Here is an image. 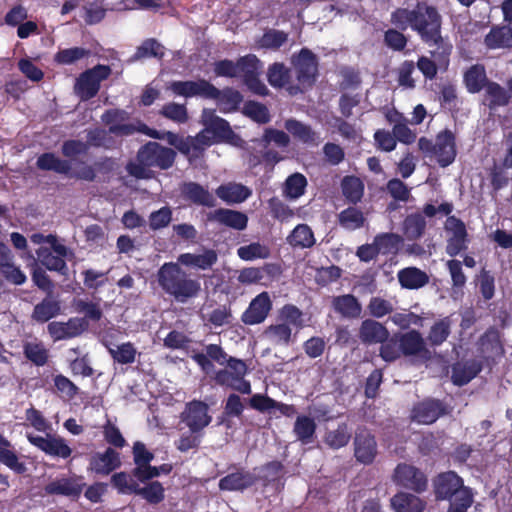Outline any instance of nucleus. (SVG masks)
Segmentation results:
<instances>
[{
    "label": "nucleus",
    "mask_w": 512,
    "mask_h": 512,
    "mask_svg": "<svg viewBox=\"0 0 512 512\" xmlns=\"http://www.w3.org/2000/svg\"><path fill=\"white\" fill-rule=\"evenodd\" d=\"M157 282L163 292L178 303H186L196 298L201 291L200 282L191 278L174 262H166L159 268Z\"/></svg>",
    "instance_id": "20e7f679"
},
{
    "label": "nucleus",
    "mask_w": 512,
    "mask_h": 512,
    "mask_svg": "<svg viewBox=\"0 0 512 512\" xmlns=\"http://www.w3.org/2000/svg\"><path fill=\"white\" fill-rule=\"evenodd\" d=\"M342 194L352 204H357L363 197L364 184L356 176H345L341 182Z\"/></svg>",
    "instance_id": "3c124183"
},
{
    "label": "nucleus",
    "mask_w": 512,
    "mask_h": 512,
    "mask_svg": "<svg viewBox=\"0 0 512 512\" xmlns=\"http://www.w3.org/2000/svg\"><path fill=\"white\" fill-rule=\"evenodd\" d=\"M484 90L482 103L490 112H494L500 107L508 106L511 102L509 88L506 89L498 82L490 81Z\"/></svg>",
    "instance_id": "bb28decb"
},
{
    "label": "nucleus",
    "mask_w": 512,
    "mask_h": 512,
    "mask_svg": "<svg viewBox=\"0 0 512 512\" xmlns=\"http://www.w3.org/2000/svg\"><path fill=\"white\" fill-rule=\"evenodd\" d=\"M287 243L293 248L306 249L315 245L314 232L307 224H298L286 238Z\"/></svg>",
    "instance_id": "c03bdc74"
},
{
    "label": "nucleus",
    "mask_w": 512,
    "mask_h": 512,
    "mask_svg": "<svg viewBox=\"0 0 512 512\" xmlns=\"http://www.w3.org/2000/svg\"><path fill=\"white\" fill-rule=\"evenodd\" d=\"M402 356L418 357L423 361L431 359V351L427 348L422 334L415 329L398 333Z\"/></svg>",
    "instance_id": "2eb2a0df"
},
{
    "label": "nucleus",
    "mask_w": 512,
    "mask_h": 512,
    "mask_svg": "<svg viewBox=\"0 0 512 512\" xmlns=\"http://www.w3.org/2000/svg\"><path fill=\"white\" fill-rule=\"evenodd\" d=\"M465 86L470 93H479L491 81L487 78L485 67L481 64L472 65L463 77Z\"/></svg>",
    "instance_id": "37998d69"
},
{
    "label": "nucleus",
    "mask_w": 512,
    "mask_h": 512,
    "mask_svg": "<svg viewBox=\"0 0 512 512\" xmlns=\"http://www.w3.org/2000/svg\"><path fill=\"white\" fill-rule=\"evenodd\" d=\"M241 64L244 66V71L241 76L248 89L260 96L268 95V88L259 78L260 60L257 56L254 54L242 56Z\"/></svg>",
    "instance_id": "6ab92c4d"
},
{
    "label": "nucleus",
    "mask_w": 512,
    "mask_h": 512,
    "mask_svg": "<svg viewBox=\"0 0 512 512\" xmlns=\"http://www.w3.org/2000/svg\"><path fill=\"white\" fill-rule=\"evenodd\" d=\"M291 73L283 63L275 62L269 66L267 80L274 88H282L290 84Z\"/></svg>",
    "instance_id": "4d7b16f0"
},
{
    "label": "nucleus",
    "mask_w": 512,
    "mask_h": 512,
    "mask_svg": "<svg viewBox=\"0 0 512 512\" xmlns=\"http://www.w3.org/2000/svg\"><path fill=\"white\" fill-rule=\"evenodd\" d=\"M214 381L217 385L228 387L242 394L251 393L250 381H242L234 376L228 369H220L215 372Z\"/></svg>",
    "instance_id": "a18cd8bd"
},
{
    "label": "nucleus",
    "mask_w": 512,
    "mask_h": 512,
    "mask_svg": "<svg viewBox=\"0 0 512 512\" xmlns=\"http://www.w3.org/2000/svg\"><path fill=\"white\" fill-rule=\"evenodd\" d=\"M339 225L347 230H356L364 225L365 217L356 207H348L338 214Z\"/></svg>",
    "instance_id": "6e6d98bb"
},
{
    "label": "nucleus",
    "mask_w": 512,
    "mask_h": 512,
    "mask_svg": "<svg viewBox=\"0 0 512 512\" xmlns=\"http://www.w3.org/2000/svg\"><path fill=\"white\" fill-rule=\"evenodd\" d=\"M111 74V68L108 65L98 64L91 69H87L80 74L76 83V91L82 100L94 98L99 90L100 84Z\"/></svg>",
    "instance_id": "1a4fd4ad"
},
{
    "label": "nucleus",
    "mask_w": 512,
    "mask_h": 512,
    "mask_svg": "<svg viewBox=\"0 0 512 512\" xmlns=\"http://www.w3.org/2000/svg\"><path fill=\"white\" fill-rule=\"evenodd\" d=\"M307 184V179L303 174L295 172L289 175L283 188L285 197L293 200L300 198L305 194Z\"/></svg>",
    "instance_id": "603ef678"
},
{
    "label": "nucleus",
    "mask_w": 512,
    "mask_h": 512,
    "mask_svg": "<svg viewBox=\"0 0 512 512\" xmlns=\"http://www.w3.org/2000/svg\"><path fill=\"white\" fill-rule=\"evenodd\" d=\"M298 440L303 443H309L316 431V423L309 416H298L293 429Z\"/></svg>",
    "instance_id": "052dcab7"
},
{
    "label": "nucleus",
    "mask_w": 512,
    "mask_h": 512,
    "mask_svg": "<svg viewBox=\"0 0 512 512\" xmlns=\"http://www.w3.org/2000/svg\"><path fill=\"white\" fill-rule=\"evenodd\" d=\"M38 258L40 263L49 271L58 272L61 275H67L68 266L64 259L56 256L50 249L41 248L38 251Z\"/></svg>",
    "instance_id": "5fc2aeb1"
},
{
    "label": "nucleus",
    "mask_w": 512,
    "mask_h": 512,
    "mask_svg": "<svg viewBox=\"0 0 512 512\" xmlns=\"http://www.w3.org/2000/svg\"><path fill=\"white\" fill-rule=\"evenodd\" d=\"M208 405L200 400H192L185 406L181 413V421L190 429L191 433L202 431L211 423V416L208 414Z\"/></svg>",
    "instance_id": "ddd939ff"
},
{
    "label": "nucleus",
    "mask_w": 512,
    "mask_h": 512,
    "mask_svg": "<svg viewBox=\"0 0 512 512\" xmlns=\"http://www.w3.org/2000/svg\"><path fill=\"white\" fill-rule=\"evenodd\" d=\"M217 260V252L210 248H204L202 254L183 253L178 257L180 264L200 270L211 269L216 264Z\"/></svg>",
    "instance_id": "7c9ffc66"
},
{
    "label": "nucleus",
    "mask_w": 512,
    "mask_h": 512,
    "mask_svg": "<svg viewBox=\"0 0 512 512\" xmlns=\"http://www.w3.org/2000/svg\"><path fill=\"white\" fill-rule=\"evenodd\" d=\"M331 305L333 310L343 318L356 319L362 313L359 300L352 294L333 297Z\"/></svg>",
    "instance_id": "f704fd0d"
},
{
    "label": "nucleus",
    "mask_w": 512,
    "mask_h": 512,
    "mask_svg": "<svg viewBox=\"0 0 512 512\" xmlns=\"http://www.w3.org/2000/svg\"><path fill=\"white\" fill-rule=\"evenodd\" d=\"M0 463L22 475L27 471L26 464L20 461L12 443L0 433Z\"/></svg>",
    "instance_id": "4c0bfd02"
},
{
    "label": "nucleus",
    "mask_w": 512,
    "mask_h": 512,
    "mask_svg": "<svg viewBox=\"0 0 512 512\" xmlns=\"http://www.w3.org/2000/svg\"><path fill=\"white\" fill-rule=\"evenodd\" d=\"M22 348L24 357L33 365L43 367L48 363L50 358L49 349L42 341L38 339L25 341Z\"/></svg>",
    "instance_id": "a19ab883"
},
{
    "label": "nucleus",
    "mask_w": 512,
    "mask_h": 512,
    "mask_svg": "<svg viewBox=\"0 0 512 512\" xmlns=\"http://www.w3.org/2000/svg\"><path fill=\"white\" fill-rule=\"evenodd\" d=\"M398 282L402 288L418 290L429 283V275L418 267H405L397 273Z\"/></svg>",
    "instance_id": "2f4dec72"
},
{
    "label": "nucleus",
    "mask_w": 512,
    "mask_h": 512,
    "mask_svg": "<svg viewBox=\"0 0 512 512\" xmlns=\"http://www.w3.org/2000/svg\"><path fill=\"white\" fill-rule=\"evenodd\" d=\"M389 335L390 333L386 326L373 319L363 320L359 328V338L366 345L383 342L387 340Z\"/></svg>",
    "instance_id": "c85d7f7f"
},
{
    "label": "nucleus",
    "mask_w": 512,
    "mask_h": 512,
    "mask_svg": "<svg viewBox=\"0 0 512 512\" xmlns=\"http://www.w3.org/2000/svg\"><path fill=\"white\" fill-rule=\"evenodd\" d=\"M452 320L446 316L435 321L428 332L427 340L432 347L442 345L451 334Z\"/></svg>",
    "instance_id": "49530a36"
},
{
    "label": "nucleus",
    "mask_w": 512,
    "mask_h": 512,
    "mask_svg": "<svg viewBox=\"0 0 512 512\" xmlns=\"http://www.w3.org/2000/svg\"><path fill=\"white\" fill-rule=\"evenodd\" d=\"M258 481V477L243 468L231 472L219 480L218 487L221 491H244Z\"/></svg>",
    "instance_id": "a878e982"
},
{
    "label": "nucleus",
    "mask_w": 512,
    "mask_h": 512,
    "mask_svg": "<svg viewBox=\"0 0 512 512\" xmlns=\"http://www.w3.org/2000/svg\"><path fill=\"white\" fill-rule=\"evenodd\" d=\"M144 486L138 484L136 494L143 498L150 505H158L165 499V488L161 482L148 481L143 483Z\"/></svg>",
    "instance_id": "de8ad7c7"
},
{
    "label": "nucleus",
    "mask_w": 512,
    "mask_h": 512,
    "mask_svg": "<svg viewBox=\"0 0 512 512\" xmlns=\"http://www.w3.org/2000/svg\"><path fill=\"white\" fill-rule=\"evenodd\" d=\"M379 254H396L403 243V236L396 233H380L374 237Z\"/></svg>",
    "instance_id": "864d4df0"
},
{
    "label": "nucleus",
    "mask_w": 512,
    "mask_h": 512,
    "mask_svg": "<svg viewBox=\"0 0 512 512\" xmlns=\"http://www.w3.org/2000/svg\"><path fill=\"white\" fill-rule=\"evenodd\" d=\"M452 211L453 204L450 202H443L439 206L426 203L421 211L412 212L406 215L401 224L403 236L409 241H417L421 239L426 233V218H433L438 213L450 215Z\"/></svg>",
    "instance_id": "423d86ee"
},
{
    "label": "nucleus",
    "mask_w": 512,
    "mask_h": 512,
    "mask_svg": "<svg viewBox=\"0 0 512 512\" xmlns=\"http://www.w3.org/2000/svg\"><path fill=\"white\" fill-rule=\"evenodd\" d=\"M390 505L395 512H423L426 502L414 494L398 492L391 498Z\"/></svg>",
    "instance_id": "58836bf2"
},
{
    "label": "nucleus",
    "mask_w": 512,
    "mask_h": 512,
    "mask_svg": "<svg viewBox=\"0 0 512 512\" xmlns=\"http://www.w3.org/2000/svg\"><path fill=\"white\" fill-rule=\"evenodd\" d=\"M478 345L484 360L488 365H495L505 355L504 345L501 341V334L497 327L490 326L478 340Z\"/></svg>",
    "instance_id": "4468645a"
},
{
    "label": "nucleus",
    "mask_w": 512,
    "mask_h": 512,
    "mask_svg": "<svg viewBox=\"0 0 512 512\" xmlns=\"http://www.w3.org/2000/svg\"><path fill=\"white\" fill-rule=\"evenodd\" d=\"M380 344L379 355L385 362H394L402 356L398 334H394L392 337L389 336L387 340L380 342Z\"/></svg>",
    "instance_id": "69168bd1"
},
{
    "label": "nucleus",
    "mask_w": 512,
    "mask_h": 512,
    "mask_svg": "<svg viewBox=\"0 0 512 512\" xmlns=\"http://www.w3.org/2000/svg\"><path fill=\"white\" fill-rule=\"evenodd\" d=\"M85 486L86 483L83 482L82 476L73 475L71 477H62L51 481L44 489L48 495H60L77 499L81 495Z\"/></svg>",
    "instance_id": "412c9836"
},
{
    "label": "nucleus",
    "mask_w": 512,
    "mask_h": 512,
    "mask_svg": "<svg viewBox=\"0 0 512 512\" xmlns=\"http://www.w3.org/2000/svg\"><path fill=\"white\" fill-rule=\"evenodd\" d=\"M181 192L183 197L193 204L206 207H214L216 205L215 197L199 183L186 182L183 184Z\"/></svg>",
    "instance_id": "e433bc0d"
},
{
    "label": "nucleus",
    "mask_w": 512,
    "mask_h": 512,
    "mask_svg": "<svg viewBox=\"0 0 512 512\" xmlns=\"http://www.w3.org/2000/svg\"><path fill=\"white\" fill-rule=\"evenodd\" d=\"M112 133L102 128H94L87 132V141L90 147L111 149L115 144Z\"/></svg>",
    "instance_id": "e2e57ef3"
},
{
    "label": "nucleus",
    "mask_w": 512,
    "mask_h": 512,
    "mask_svg": "<svg viewBox=\"0 0 512 512\" xmlns=\"http://www.w3.org/2000/svg\"><path fill=\"white\" fill-rule=\"evenodd\" d=\"M202 122L205 130L213 135L216 142L228 141L234 136V132L227 120L217 116L214 110L204 109Z\"/></svg>",
    "instance_id": "393cba45"
},
{
    "label": "nucleus",
    "mask_w": 512,
    "mask_h": 512,
    "mask_svg": "<svg viewBox=\"0 0 512 512\" xmlns=\"http://www.w3.org/2000/svg\"><path fill=\"white\" fill-rule=\"evenodd\" d=\"M287 40L288 34L286 32L277 29H269L264 32L258 43L261 48L278 50Z\"/></svg>",
    "instance_id": "338daca9"
},
{
    "label": "nucleus",
    "mask_w": 512,
    "mask_h": 512,
    "mask_svg": "<svg viewBox=\"0 0 512 512\" xmlns=\"http://www.w3.org/2000/svg\"><path fill=\"white\" fill-rule=\"evenodd\" d=\"M432 485L437 501H449L446 512H468L474 502L472 489L464 485L463 478L455 471L437 474L432 480Z\"/></svg>",
    "instance_id": "7ed1b4c3"
},
{
    "label": "nucleus",
    "mask_w": 512,
    "mask_h": 512,
    "mask_svg": "<svg viewBox=\"0 0 512 512\" xmlns=\"http://www.w3.org/2000/svg\"><path fill=\"white\" fill-rule=\"evenodd\" d=\"M272 309V301L267 292H262L252 299L243 312L241 321L246 325H257L265 321Z\"/></svg>",
    "instance_id": "b1692460"
},
{
    "label": "nucleus",
    "mask_w": 512,
    "mask_h": 512,
    "mask_svg": "<svg viewBox=\"0 0 512 512\" xmlns=\"http://www.w3.org/2000/svg\"><path fill=\"white\" fill-rule=\"evenodd\" d=\"M36 167L42 171H53L63 175L71 173L70 161L59 158L53 152H45L38 156Z\"/></svg>",
    "instance_id": "79ce46f5"
},
{
    "label": "nucleus",
    "mask_w": 512,
    "mask_h": 512,
    "mask_svg": "<svg viewBox=\"0 0 512 512\" xmlns=\"http://www.w3.org/2000/svg\"><path fill=\"white\" fill-rule=\"evenodd\" d=\"M446 405L438 399H426L414 406L412 419L419 424H432L447 414Z\"/></svg>",
    "instance_id": "4be33fe9"
},
{
    "label": "nucleus",
    "mask_w": 512,
    "mask_h": 512,
    "mask_svg": "<svg viewBox=\"0 0 512 512\" xmlns=\"http://www.w3.org/2000/svg\"><path fill=\"white\" fill-rule=\"evenodd\" d=\"M390 22L400 30L410 27L429 46H439L442 41V16L437 8L426 2H417L413 9L396 8Z\"/></svg>",
    "instance_id": "f257e3e1"
},
{
    "label": "nucleus",
    "mask_w": 512,
    "mask_h": 512,
    "mask_svg": "<svg viewBox=\"0 0 512 512\" xmlns=\"http://www.w3.org/2000/svg\"><path fill=\"white\" fill-rule=\"evenodd\" d=\"M292 64L296 74L298 86H290L291 93L311 88L318 76L317 56L308 48H302L297 55H293Z\"/></svg>",
    "instance_id": "6e6552de"
},
{
    "label": "nucleus",
    "mask_w": 512,
    "mask_h": 512,
    "mask_svg": "<svg viewBox=\"0 0 512 512\" xmlns=\"http://www.w3.org/2000/svg\"><path fill=\"white\" fill-rule=\"evenodd\" d=\"M456 138L454 133L445 129L439 132L435 140L434 156L441 167H447L452 164L456 158Z\"/></svg>",
    "instance_id": "5701e85b"
},
{
    "label": "nucleus",
    "mask_w": 512,
    "mask_h": 512,
    "mask_svg": "<svg viewBox=\"0 0 512 512\" xmlns=\"http://www.w3.org/2000/svg\"><path fill=\"white\" fill-rule=\"evenodd\" d=\"M215 193L226 203H242L252 194L247 186L232 182L220 185Z\"/></svg>",
    "instance_id": "ea45409f"
},
{
    "label": "nucleus",
    "mask_w": 512,
    "mask_h": 512,
    "mask_svg": "<svg viewBox=\"0 0 512 512\" xmlns=\"http://www.w3.org/2000/svg\"><path fill=\"white\" fill-rule=\"evenodd\" d=\"M445 223V230L449 234L446 244V253L455 257L468 249L470 242L465 223L456 216H449Z\"/></svg>",
    "instance_id": "f8f14e48"
},
{
    "label": "nucleus",
    "mask_w": 512,
    "mask_h": 512,
    "mask_svg": "<svg viewBox=\"0 0 512 512\" xmlns=\"http://www.w3.org/2000/svg\"><path fill=\"white\" fill-rule=\"evenodd\" d=\"M218 103L222 106L224 112L235 111L243 101V96L237 90L226 88L220 90V94L216 97Z\"/></svg>",
    "instance_id": "774afa93"
},
{
    "label": "nucleus",
    "mask_w": 512,
    "mask_h": 512,
    "mask_svg": "<svg viewBox=\"0 0 512 512\" xmlns=\"http://www.w3.org/2000/svg\"><path fill=\"white\" fill-rule=\"evenodd\" d=\"M27 438L32 445L51 457L67 459L72 454V449L67 444L66 440L60 436L48 434L43 437L30 434Z\"/></svg>",
    "instance_id": "dca6fc26"
},
{
    "label": "nucleus",
    "mask_w": 512,
    "mask_h": 512,
    "mask_svg": "<svg viewBox=\"0 0 512 512\" xmlns=\"http://www.w3.org/2000/svg\"><path fill=\"white\" fill-rule=\"evenodd\" d=\"M176 149L185 155L190 163L195 161L196 159H199L203 156L204 148L202 147L201 143L199 142L198 137H182V139L179 141Z\"/></svg>",
    "instance_id": "bf43d9fd"
},
{
    "label": "nucleus",
    "mask_w": 512,
    "mask_h": 512,
    "mask_svg": "<svg viewBox=\"0 0 512 512\" xmlns=\"http://www.w3.org/2000/svg\"><path fill=\"white\" fill-rule=\"evenodd\" d=\"M133 461L135 467L132 469V474L135 477L138 473L137 470H143L147 467L153 459L155 458L154 454L146 448V445L143 442L136 441L132 448Z\"/></svg>",
    "instance_id": "680f3d73"
},
{
    "label": "nucleus",
    "mask_w": 512,
    "mask_h": 512,
    "mask_svg": "<svg viewBox=\"0 0 512 512\" xmlns=\"http://www.w3.org/2000/svg\"><path fill=\"white\" fill-rule=\"evenodd\" d=\"M378 454L375 436L366 429H359L354 437V456L356 460L364 465L374 462Z\"/></svg>",
    "instance_id": "a211bd4d"
},
{
    "label": "nucleus",
    "mask_w": 512,
    "mask_h": 512,
    "mask_svg": "<svg viewBox=\"0 0 512 512\" xmlns=\"http://www.w3.org/2000/svg\"><path fill=\"white\" fill-rule=\"evenodd\" d=\"M168 90L177 96L185 98L201 97L203 99H216L220 90L206 79L172 81L168 85Z\"/></svg>",
    "instance_id": "9b49d317"
},
{
    "label": "nucleus",
    "mask_w": 512,
    "mask_h": 512,
    "mask_svg": "<svg viewBox=\"0 0 512 512\" xmlns=\"http://www.w3.org/2000/svg\"><path fill=\"white\" fill-rule=\"evenodd\" d=\"M285 129L297 141L311 146H318L320 143L319 134L312 129L308 124H305L297 119L290 118L284 123Z\"/></svg>",
    "instance_id": "c756f323"
},
{
    "label": "nucleus",
    "mask_w": 512,
    "mask_h": 512,
    "mask_svg": "<svg viewBox=\"0 0 512 512\" xmlns=\"http://www.w3.org/2000/svg\"><path fill=\"white\" fill-rule=\"evenodd\" d=\"M120 453L108 447L104 452H95L89 458L87 470L95 475L108 476L121 467Z\"/></svg>",
    "instance_id": "f3484780"
},
{
    "label": "nucleus",
    "mask_w": 512,
    "mask_h": 512,
    "mask_svg": "<svg viewBox=\"0 0 512 512\" xmlns=\"http://www.w3.org/2000/svg\"><path fill=\"white\" fill-rule=\"evenodd\" d=\"M89 327L85 318L72 317L67 322H50L47 326L50 336L54 341L72 339L80 336Z\"/></svg>",
    "instance_id": "aec40b11"
},
{
    "label": "nucleus",
    "mask_w": 512,
    "mask_h": 512,
    "mask_svg": "<svg viewBox=\"0 0 512 512\" xmlns=\"http://www.w3.org/2000/svg\"><path fill=\"white\" fill-rule=\"evenodd\" d=\"M165 55L164 46L155 38L145 39L140 46L137 47L136 52L131 57L132 61H138L145 58H158L162 59Z\"/></svg>",
    "instance_id": "8fccbe9b"
},
{
    "label": "nucleus",
    "mask_w": 512,
    "mask_h": 512,
    "mask_svg": "<svg viewBox=\"0 0 512 512\" xmlns=\"http://www.w3.org/2000/svg\"><path fill=\"white\" fill-rule=\"evenodd\" d=\"M176 157L177 153L174 149L156 141H149L139 148L136 161L129 162L126 169L136 179H151L154 177L153 169H170Z\"/></svg>",
    "instance_id": "f03ea898"
},
{
    "label": "nucleus",
    "mask_w": 512,
    "mask_h": 512,
    "mask_svg": "<svg viewBox=\"0 0 512 512\" xmlns=\"http://www.w3.org/2000/svg\"><path fill=\"white\" fill-rule=\"evenodd\" d=\"M351 439V432L347 423L338 424L337 428L325 434L324 442L332 449L346 446Z\"/></svg>",
    "instance_id": "13d9d810"
},
{
    "label": "nucleus",
    "mask_w": 512,
    "mask_h": 512,
    "mask_svg": "<svg viewBox=\"0 0 512 512\" xmlns=\"http://www.w3.org/2000/svg\"><path fill=\"white\" fill-rule=\"evenodd\" d=\"M484 44L488 49H511L512 27L506 25H494L486 34Z\"/></svg>",
    "instance_id": "473e14b6"
},
{
    "label": "nucleus",
    "mask_w": 512,
    "mask_h": 512,
    "mask_svg": "<svg viewBox=\"0 0 512 512\" xmlns=\"http://www.w3.org/2000/svg\"><path fill=\"white\" fill-rule=\"evenodd\" d=\"M207 219L208 221H216L235 230H244L248 224V217L246 214L225 208H219L208 213Z\"/></svg>",
    "instance_id": "cd10ccee"
},
{
    "label": "nucleus",
    "mask_w": 512,
    "mask_h": 512,
    "mask_svg": "<svg viewBox=\"0 0 512 512\" xmlns=\"http://www.w3.org/2000/svg\"><path fill=\"white\" fill-rule=\"evenodd\" d=\"M205 354L202 352L193 351L190 358L200 367L201 371L205 374L210 373L214 369L212 361L220 365H227L229 372L242 381L248 373V367L242 359L235 357H228L224 349L218 344H208L205 346Z\"/></svg>",
    "instance_id": "39448f33"
},
{
    "label": "nucleus",
    "mask_w": 512,
    "mask_h": 512,
    "mask_svg": "<svg viewBox=\"0 0 512 512\" xmlns=\"http://www.w3.org/2000/svg\"><path fill=\"white\" fill-rule=\"evenodd\" d=\"M60 312V301L55 299L52 294H48L41 302L34 306L31 319L37 323L43 324L58 316Z\"/></svg>",
    "instance_id": "c9c22d12"
},
{
    "label": "nucleus",
    "mask_w": 512,
    "mask_h": 512,
    "mask_svg": "<svg viewBox=\"0 0 512 512\" xmlns=\"http://www.w3.org/2000/svg\"><path fill=\"white\" fill-rule=\"evenodd\" d=\"M392 481L400 487L415 493H423L427 490L428 479L424 472L414 465L399 463L392 474Z\"/></svg>",
    "instance_id": "9d476101"
},
{
    "label": "nucleus",
    "mask_w": 512,
    "mask_h": 512,
    "mask_svg": "<svg viewBox=\"0 0 512 512\" xmlns=\"http://www.w3.org/2000/svg\"><path fill=\"white\" fill-rule=\"evenodd\" d=\"M237 255L244 261L255 259H266L270 256V250L267 246L259 242H253L249 245L241 246L237 249Z\"/></svg>",
    "instance_id": "0e129e2a"
},
{
    "label": "nucleus",
    "mask_w": 512,
    "mask_h": 512,
    "mask_svg": "<svg viewBox=\"0 0 512 512\" xmlns=\"http://www.w3.org/2000/svg\"><path fill=\"white\" fill-rule=\"evenodd\" d=\"M129 118L130 114L119 108L108 109L101 116L102 122L109 126V132L116 136H130L139 132L153 138H159L156 130L150 129L140 120H136L134 123H125Z\"/></svg>",
    "instance_id": "0eeeda50"
},
{
    "label": "nucleus",
    "mask_w": 512,
    "mask_h": 512,
    "mask_svg": "<svg viewBox=\"0 0 512 512\" xmlns=\"http://www.w3.org/2000/svg\"><path fill=\"white\" fill-rule=\"evenodd\" d=\"M482 363L477 360L457 362L452 366V382L457 386H464L482 371Z\"/></svg>",
    "instance_id": "72a5a7b5"
},
{
    "label": "nucleus",
    "mask_w": 512,
    "mask_h": 512,
    "mask_svg": "<svg viewBox=\"0 0 512 512\" xmlns=\"http://www.w3.org/2000/svg\"><path fill=\"white\" fill-rule=\"evenodd\" d=\"M110 483L118 494L135 495L139 481L130 473L121 471L114 473L110 478Z\"/></svg>",
    "instance_id": "09e8293b"
}]
</instances>
